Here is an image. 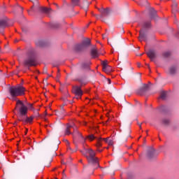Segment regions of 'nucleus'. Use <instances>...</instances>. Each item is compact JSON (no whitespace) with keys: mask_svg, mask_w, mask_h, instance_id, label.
<instances>
[{"mask_svg":"<svg viewBox=\"0 0 179 179\" xmlns=\"http://www.w3.org/2000/svg\"><path fill=\"white\" fill-rule=\"evenodd\" d=\"M152 13H153L154 15H156V10H155L154 8H152Z\"/></svg>","mask_w":179,"mask_h":179,"instance_id":"obj_33","label":"nucleus"},{"mask_svg":"<svg viewBox=\"0 0 179 179\" xmlns=\"http://www.w3.org/2000/svg\"><path fill=\"white\" fill-rule=\"evenodd\" d=\"M39 10L43 13H50V10H51V8H48L47 7H39Z\"/></svg>","mask_w":179,"mask_h":179,"instance_id":"obj_17","label":"nucleus"},{"mask_svg":"<svg viewBox=\"0 0 179 179\" xmlns=\"http://www.w3.org/2000/svg\"><path fill=\"white\" fill-rule=\"evenodd\" d=\"M80 163H83V162L82 161V159L79 160Z\"/></svg>","mask_w":179,"mask_h":179,"instance_id":"obj_36","label":"nucleus"},{"mask_svg":"<svg viewBox=\"0 0 179 179\" xmlns=\"http://www.w3.org/2000/svg\"><path fill=\"white\" fill-rule=\"evenodd\" d=\"M108 139L109 138H99L96 144V148H101V146H103V142H105V143H108Z\"/></svg>","mask_w":179,"mask_h":179,"instance_id":"obj_10","label":"nucleus"},{"mask_svg":"<svg viewBox=\"0 0 179 179\" xmlns=\"http://www.w3.org/2000/svg\"><path fill=\"white\" fill-rule=\"evenodd\" d=\"M90 65H92V62H87L83 64V66L84 68H90Z\"/></svg>","mask_w":179,"mask_h":179,"instance_id":"obj_26","label":"nucleus"},{"mask_svg":"<svg viewBox=\"0 0 179 179\" xmlns=\"http://www.w3.org/2000/svg\"><path fill=\"white\" fill-rule=\"evenodd\" d=\"M99 152H103V150H98Z\"/></svg>","mask_w":179,"mask_h":179,"instance_id":"obj_37","label":"nucleus"},{"mask_svg":"<svg viewBox=\"0 0 179 179\" xmlns=\"http://www.w3.org/2000/svg\"><path fill=\"white\" fill-rule=\"evenodd\" d=\"M55 5L56 6H58V4H57V3H55Z\"/></svg>","mask_w":179,"mask_h":179,"instance_id":"obj_38","label":"nucleus"},{"mask_svg":"<svg viewBox=\"0 0 179 179\" xmlns=\"http://www.w3.org/2000/svg\"><path fill=\"white\" fill-rule=\"evenodd\" d=\"M177 71V67L176 66H171L169 69V73H171V75H174V73H176Z\"/></svg>","mask_w":179,"mask_h":179,"instance_id":"obj_20","label":"nucleus"},{"mask_svg":"<svg viewBox=\"0 0 179 179\" xmlns=\"http://www.w3.org/2000/svg\"><path fill=\"white\" fill-rule=\"evenodd\" d=\"M143 27H144V29H149V27H150V22H145L143 23Z\"/></svg>","mask_w":179,"mask_h":179,"instance_id":"obj_24","label":"nucleus"},{"mask_svg":"<svg viewBox=\"0 0 179 179\" xmlns=\"http://www.w3.org/2000/svg\"><path fill=\"white\" fill-rule=\"evenodd\" d=\"M163 57H164V58H169V57H170V55H171V52H165L163 53Z\"/></svg>","mask_w":179,"mask_h":179,"instance_id":"obj_28","label":"nucleus"},{"mask_svg":"<svg viewBox=\"0 0 179 179\" xmlns=\"http://www.w3.org/2000/svg\"><path fill=\"white\" fill-rule=\"evenodd\" d=\"M57 76H59V70H58Z\"/></svg>","mask_w":179,"mask_h":179,"instance_id":"obj_35","label":"nucleus"},{"mask_svg":"<svg viewBox=\"0 0 179 179\" xmlns=\"http://www.w3.org/2000/svg\"><path fill=\"white\" fill-rule=\"evenodd\" d=\"M71 5L73 8L75 6H80V0H71Z\"/></svg>","mask_w":179,"mask_h":179,"instance_id":"obj_16","label":"nucleus"},{"mask_svg":"<svg viewBox=\"0 0 179 179\" xmlns=\"http://www.w3.org/2000/svg\"><path fill=\"white\" fill-rule=\"evenodd\" d=\"M107 117H108V122H110V121H113V117H110L108 115H107Z\"/></svg>","mask_w":179,"mask_h":179,"instance_id":"obj_31","label":"nucleus"},{"mask_svg":"<svg viewBox=\"0 0 179 179\" xmlns=\"http://www.w3.org/2000/svg\"><path fill=\"white\" fill-rule=\"evenodd\" d=\"M89 45H90V40L87 38L80 43L76 45L74 50L77 52H82V51H86Z\"/></svg>","mask_w":179,"mask_h":179,"instance_id":"obj_5","label":"nucleus"},{"mask_svg":"<svg viewBox=\"0 0 179 179\" xmlns=\"http://www.w3.org/2000/svg\"><path fill=\"white\" fill-rule=\"evenodd\" d=\"M106 149H108V147H106Z\"/></svg>","mask_w":179,"mask_h":179,"instance_id":"obj_41","label":"nucleus"},{"mask_svg":"<svg viewBox=\"0 0 179 179\" xmlns=\"http://www.w3.org/2000/svg\"><path fill=\"white\" fill-rule=\"evenodd\" d=\"M24 65L25 66H36V65H37L36 58L30 57L29 59L24 60Z\"/></svg>","mask_w":179,"mask_h":179,"instance_id":"obj_7","label":"nucleus"},{"mask_svg":"<svg viewBox=\"0 0 179 179\" xmlns=\"http://www.w3.org/2000/svg\"><path fill=\"white\" fill-rule=\"evenodd\" d=\"M138 39L140 41H146L147 37L146 34H145V31L143 29L140 30L139 31Z\"/></svg>","mask_w":179,"mask_h":179,"instance_id":"obj_13","label":"nucleus"},{"mask_svg":"<svg viewBox=\"0 0 179 179\" xmlns=\"http://www.w3.org/2000/svg\"><path fill=\"white\" fill-rule=\"evenodd\" d=\"M62 1H63L64 5H68V3H66V0H62Z\"/></svg>","mask_w":179,"mask_h":179,"instance_id":"obj_32","label":"nucleus"},{"mask_svg":"<svg viewBox=\"0 0 179 179\" xmlns=\"http://www.w3.org/2000/svg\"><path fill=\"white\" fill-rule=\"evenodd\" d=\"M162 122L164 125H169V124H170V120L169 119H164Z\"/></svg>","mask_w":179,"mask_h":179,"instance_id":"obj_29","label":"nucleus"},{"mask_svg":"<svg viewBox=\"0 0 179 179\" xmlns=\"http://www.w3.org/2000/svg\"><path fill=\"white\" fill-rule=\"evenodd\" d=\"M147 55L151 61H153L156 58V52L154 50H150L148 51Z\"/></svg>","mask_w":179,"mask_h":179,"instance_id":"obj_14","label":"nucleus"},{"mask_svg":"<svg viewBox=\"0 0 179 179\" xmlns=\"http://www.w3.org/2000/svg\"><path fill=\"white\" fill-rule=\"evenodd\" d=\"M111 84V80L108 79V85Z\"/></svg>","mask_w":179,"mask_h":179,"instance_id":"obj_34","label":"nucleus"},{"mask_svg":"<svg viewBox=\"0 0 179 179\" xmlns=\"http://www.w3.org/2000/svg\"><path fill=\"white\" fill-rule=\"evenodd\" d=\"M141 67V65L140 64H138V68H140Z\"/></svg>","mask_w":179,"mask_h":179,"instance_id":"obj_39","label":"nucleus"},{"mask_svg":"<svg viewBox=\"0 0 179 179\" xmlns=\"http://www.w3.org/2000/svg\"><path fill=\"white\" fill-rule=\"evenodd\" d=\"M166 97H167V92L162 91L160 94L159 99H162V100H166Z\"/></svg>","mask_w":179,"mask_h":179,"instance_id":"obj_22","label":"nucleus"},{"mask_svg":"<svg viewBox=\"0 0 179 179\" xmlns=\"http://www.w3.org/2000/svg\"><path fill=\"white\" fill-rule=\"evenodd\" d=\"M9 93L12 97L13 101H22L17 97L20 96H24L26 93V88L22 85L18 86H12L9 89Z\"/></svg>","mask_w":179,"mask_h":179,"instance_id":"obj_3","label":"nucleus"},{"mask_svg":"<svg viewBox=\"0 0 179 179\" xmlns=\"http://www.w3.org/2000/svg\"><path fill=\"white\" fill-rule=\"evenodd\" d=\"M29 1H31V0H29Z\"/></svg>","mask_w":179,"mask_h":179,"instance_id":"obj_43","label":"nucleus"},{"mask_svg":"<svg viewBox=\"0 0 179 179\" xmlns=\"http://www.w3.org/2000/svg\"><path fill=\"white\" fill-rule=\"evenodd\" d=\"M90 141V142H92L93 141H94V139H96V136H94V135L93 134H90L88 136H86V140Z\"/></svg>","mask_w":179,"mask_h":179,"instance_id":"obj_21","label":"nucleus"},{"mask_svg":"<svg viewBox=\"0 0 179 179\" xmlns=\"http://www.w3.org/2000/svg\"><path fill=\"white\" fill-rule=\"evenodd\" d=\"M50 27H52V29H57V28L59 27V24L52 23V24H50Z\"/></svg>","mask_w":179,"mask_h":179,"instance_id":"obj_27","label":"nucleus"},{"mask_svg":"<svg viewBox=\"0 0 179 179\" xmlns=\"http://www.w3.org/2000/svg\"><path fill=\"white\" fill-rule=\"evenodd\" d=\"M155 150H154L153 148H149L148 150V154L147 156L149 159H152V157H155Z\"/></svg>","mask_w":179,"mask_h":179,"instance_id":"obj_15","label":"nucleus"},{"mask_svg":"<svg viewBox=\"0 0 179 179\" xmlns=\"http://www.w3.org/2000/svg\"><path fill=\"white\" fill-rule=\"evenodd\" d=\"M102 70L106 73H111V72H113V67L108 66L107 61H103L102 62Z\"/></svg>","mask_w":179,"mask_h":179,"instance_id":"obj_8","label":"nucleus"},{"mask_svg":"<svg viewBox=\"0 0 179 179\" xmlns=\"http://www.w3.org/2000/svg\"><path fill=\"white\" fill-rule=\"evenodd\" d=\"M149 89V85L144 84L143 86L138 89L137 90V94H139V96H143L148 92V90Z\"/></svg>","mask_w":179,"mask_h":179,"instance_id":"obj_9","label":"nucleus"},{"mask_svg":"<svg viewBox=\"0 0 179 179\" xmlns=\"http://www.w3.org/2000/svg\"><path fill=\"white\" fill-rule=\"evenodd\" d=\"M5 27H8V23L5 20H0V33L3 34Z\"/></svg>","mask_w":179,"mask_h":179,"instance_id":"obj_12","label":"nucleus"},{"mask_svg":"<svg viewBox=\"0 0 179 179\" xmlns=\"http://www.w3.org/2000/svg\"><path fill=\"white\" fill-rule=\"evenodd\" d=\"M24 107L27 108V111H29V110H30V111H33L34 110V107H33L32 103H28L27 106L24 105Z\"/></svg>","mask_w":179,"mask_h":179,"instance_id":"obj_19","label":"nucleus"},{"mask_svg":"<svg viewBox=\"0 0 179 179\" xmlns=\"http://www.w3.org/2000/svg\"><path fill=\"white\" fill-rule=\"evenodd\" d=\"M90 55L94 59L99 58V56L100 55L99 54V51L97 50V48L96 47H94L92 49H91Z\"/></svg>","mask_w":179,"mask_h":179,"instance_id":"obj_11","label":"nucleus"},{"mask_svg":"<svg viewBox=\"0 0 179 179\" xmlns=\"http://www.w3.org/2000/svg\"><path fill=\"white\" fill-rule=\"evenodd\" d=\"M81 143H86V137L83 136V135H79V138H78Z\"/></svg>","mask_w":179,"mask_h":179,"instance_id":"obj_23","label":"nucleus"},{"mask_svg":"<svg viewBox=\"0 0 179 179\" xmlns=\"http://www.w3.org/2000/svg\"><path fill=\"white\" fill-rule=\"evenodd\" d=\"M82 155L86 157L89 166H92L94 170L100 167V162L99 157H96V152L91 148H85L81 150Z\"/></svg>","mask_w":179,"mask_h":179,"instance_id":"obj_2","label":"nucleus"},{"mask_svg":"<svg viewBox=\"0 0 179 179\" xmlns=\"http://www.w3.org/2000/svg\"><path fill=\"white\" fill-rule=\"evenodd\" d=\"M15 110L17 111L18 121L23 122L24 124H30L31 122H33L34 116L27 117V108L24 106L23 101H17Z\"/></svg>","mask_w":179,"mask_h":179,"instance_id":"obj_1","label":"nucleus"},{"mask_svg":"<svg viewBox=\"0 0 179 179\" xmlns=\"http://www.w3.org/2000/svg\"><path fill=\"white\" fill-rule=\"evenodd\" d=\"M108 12H109L108 8L102 9V10H101V14H102V16H106V15H107V14L108 13Z\"/></svg>","mask_w":179,"mask_h":179,"instance_id":"obj_25","label":"nucleus"},{"mask_svg":"<svg viewBox=\"0 0 179 179\" xmlns=\"http://www.w3.org/2000/svg\"><path fill=\"white\" fill-rule=\"evenodd\" d=\"M140 128H142V126L140 124Z\"/></svg>","mask_w":179,"mask_h":179,"instance_id":"obj_40","label":"nucleus"},{"mask_svg":"<svg viewBox=\"0 0 179 179\" xmlns=\"http://www.w3.org/2000/svg\"><path fill=\"white\" fill-rule=\"evenodd\" d=\"M67 146V150H71V147L69 146V141L68 140H65Z\"/></svg>","mask_w":179,"mask_h":179,"instance_id":"obj_30","label":"nucleus"},{"mask_svg":"<svg viewBox=\"0 0 179 179\" xmlns=\"http://www.w3.org/2000/svg\"><path fill=\"white\" fill-rule=\"evenodd\" d=\"M108 145H111V143H108Z\"/></svg>","mask_w":179,"mask_h":179,"instance_id":"obj_42","label":"nucleus"},{"mask_svg":"<svg viewBox=\"0 0 179 179\" xmlns=\"http://www.w3.org/2000/svg\"><path fill=\"white\" fill-rule=\"evenodd\" d=\"M72 93L75 94L76 99H82V96H83V90H82V87L78 85L73 86Z\"/></svg>","mask_w":179,"mask_h":179,"instance_id":"obj_6","label":"nucleus"},{"mask_svg":"<svg viewBox=\"0 0 179 179\" xmlns=\"http://www.w3.org/2000/svg\"><path fill=\"white\" fill-rule=\"evenodd\" d=\"M35 43L37 47H44L45 45V42L41 40H37Z\"/></svg>","mask_w":179,"mask_h":179,"instance_id":"obj_18","label":"nucleus"},{"mask_svg":"<svg viewBox=\"0 0 179 179\" xmlns=\"http://www.w3.org/2000/svg\"><path fill=\"white\" fill-rule=\"evenodd\" d=\"M65 135H73V139H78L80 135H82V133L78 130V127L76 124H68L66 129L65 131Z\"/></svg>","mask_w":179,"mask_h":179,"instance_id":"obj_4","label":"nucleus"}]
</instances>
